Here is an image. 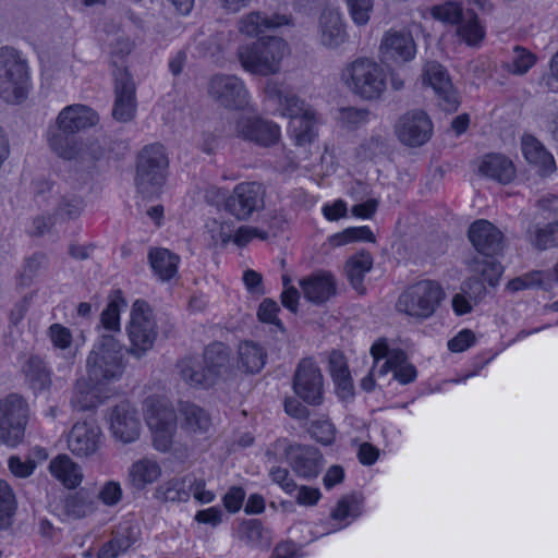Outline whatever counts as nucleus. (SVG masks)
Instances as JSON below:
<instances>
[{
  "label": "nucleus",
  "instance_id": "nucleus-1",
  "mask_svg": "<svg viewBox=\"0 0 558 558\" xmlns=\"http://www.w3.org/2000/svg\"><path fill=\"white\" fill-rule=\"evenodd\" d=\"M264 92L267 99L278 106L279 116L290 119L287 131L296 146L304 147L316 141L319 121L311 105L276 81H268Z\"/></svg>",
  "mask_w": 558,
  "mask_h": 558
},
{
  "label": "nucleus",
  "instance_id": "nucleus-2",
  "mask_svg": "<svg viewBox=\"0 0 558 558\" xmlns=\"http://www.w3.org/2000/svg\"><path fill=\"white\" fill-rule=\"evenodd\" d=\"M98 121V114L85 105L64 107L57 117L56 128L49 129L47 133L49 147L60 158L74 160L78 156V149L73 135L96 125Z\"/></svg>",
  "mask_w": 558,
  "mask_h": 558
},
{
  "label": "nucleus",
  "instance_id": "nucleus-3",
  "mask_svg": "<svg viewBox=\"0 0 558 558\" xmlns=\"http://www.w3.org/2000/svg\"><path fill=\"white\" fill-rule=\"evenodd\" d=\"M290 54L289 44L278 36H264L239 45L236 58L248 74L269 76L280 73L282 61Z\"/></svg>",
  "mask_w": 558,
  "mask_h": 558
},
{
  "label": "nucleus",
  "instance_id": "nucleus-4",
  "mask_svg": "<svg viewBox=\"0 0 558 558\" xmlns=\"http://www.w3.org/2000/svg\"><path fill=\"white\" fill-rule=\"evenodd\" d=\"M340 80L350 93L364 100L379 99L387 88L385 69L369 57L348 62L341 70Z\"/></svg>",
  "mask_w": 558,
  "mask_h": 558
},
{
  "label": "nucleus",
  "instance_id": "nucleus-5",
  "mask_svg": "<svg viewBox=\"0 0 558 558\" xmlns=\"http://www.w3.org/2000/svg\"><path fill=\"white\" fill-rule=\"evenodd\" d=\"M124 371L122 343L114 335H101L86 359L88 379L107 385L120 380Z\"/></svg>",
  "mask_w": 558,
  "mask_h": 558
},
{
  "label": "nucleus",
  "instance_id": "nucleus-6",
  "mask_svg": "<svg viewBox=\"0 0 558 558\" xmlns=\"http://www.w3.org/2000/svg\"><path fill=\"white\" fill-rule=\"evenodd\" d=\"M144 412L155 449L170 451L177 434V414L171 402L165 397H149L145 400Z\"/></svg>",
  "mask_w": 558,
  "mask_h": 558
},
{
  "label": "nucleus",
  "instance_id": "nucleus-7",
  "mask_svg": "<svg viewBox=\"0 0 558 558\" xmlns=\"http://www.w3.org/2000/svg\"><path fill=\"white\" fill-rule=\"evenodd\" d=\"M29 74L26 60L10 47L0 48V97L16 104L26 98Z\"/></svg>",
  "mask_w": 558,
  "mask_h": 558
},
{
  "label": "nucleus",
  "instance_id": "nucleus-8",
  "mask_svg": "<svg viewBox=\"0 0 558 558\" xmlns=\"http://www.w3.org/2000/svg\"><path fill=\"white\" fill-rule=\"evenodd\" d=\"M125 329L128 353L137 360L145 357L153 350L158 336L157 323L146 302L137 300L133 303Z\"/></svg>",
  "mask_w": 558,
  "mask_h": 558
},
{
  "label": "nucleus",
  "instance_id": "nucleus-9",
  "mask_svg": "<svg viewBox=\"0 0 558 558\" xmlns=\"http://www.w3.org/2000/svg\"><path fill=\"white\" fill-rule=\"evenodd\" d=\"M204 241L215 248H225L229 244L244 247L254 239L266 240L268 232L254 226H236L231 219L223 217L210 218L203 231Z\"/></svg>",
  "mask_w": 558,
  "mask_h": 558
},
{
  "label": "nucleus",
  "instance_id": "nucleus-10",
  "mask_svg": "<svg viewBox=\"0 0 558 558\" xmlns=\"http://www.w3.org/2000/svg\"><path fill=\"white\" fill-rule=\"evenodd\" d=\"M444 298L441 287L430 280L420 281L407 289L398 299L396 308L410 317H430Z\"/></svg>",
  "mask_w": 558,
  "mask_h": 558
},
{
  "label": "nucleus",
  "instance_id": "nucleus-11",
  "mask_svg": "<svg viewBox=\"0 0 558 558\" xmlns=\"http://www.w3.org/2000/svg\"><path fill=\"white\" fill-rule=\"evenodd\" d=\"M168 157L160 144L145 146L138 157L136 167V184L142 193L154 194L165 182Z\"/></svg>",
  "mask_w": 558,
  "mask_h": 558
},
{
  "label": "nucleus",
  "instance_id": "nucleus-12",
  "mask_svg": "<svg viewBox=\"0 0 558 558\" xmlns=\"http://www.w3.org/2000/svg\"><path fill=\"white\" fill-rule=\"evenodd\" d=\"M29 417L27 402L17 395L0 400V442L17 447L24 439Z\"/></svg>",
  "mask_w": 558,
  "mask_h": 558
},
{
  "label": "nucleus",
  "instance_id": "nucleus-13",
  "mask_svg": "<svg viewBox=\"0 0 558 558\" xmlns=\"http://www.w3.org/2000/svg\"><path fill=\"white\" fill-rule=\"evenodd\" d=\"M208 94L226 109L246 110L251 108V94L244 81L235 75L213 76L208 84Z\"/></svg>",
  "mask_w": 558,
  "mask_h": 558
},
{
  "label": "nucleus",
  "instance_id": "nucleus-14",
  "mask_svg": "<svg viewBox=\"0 0 558 558\" xmlns=\"http://www.w3.org/2000/svg\"><path fill=\"white\" fill-rule=\"evenodd\" d=\"M233 134L262 147H271L281 138V128L258 114H240L233 123Z\"/></svg>",
  "mask_w": 558,
  "mask_h": 558
},
{
  "label": "nucleus",
  "instance_id": "nucleus-15",
  "mask_svg": "<svg viewBox=\"0 0 558 558\" xmlns=\"http://www.w3.org/2000/svg\"><path fill=\"white\" fill-rule=\"evenodd\" d=\"M107 423L112 438L123 445L132 444L141 436V414L129 401H122L111 408L107 415Z\"/></svg>",
  "mask_w": 558,
  "mask_h": 558
},
{
  "label": "nucleus",
  "instance_id": "nucleus-16",
  "mask_svg": "<svg viewBox=\"0 0 558 558\" xmlns=\"http://www.w3.org/2000/svg\"><path fill=\"white\" fill-rule=\"evenodd\" d=\"M105 437L100 426L94 421L76 422L66 435V448L78 459H89L98 454Z\"/></svg>",
  "mask_w": 558,
  "mask_h": 558
},
{
  "label": "nucleus",
  "instance_id": "nucleus-17",
  "mask_svg": "<svg viewBox=\"0 0 558 558\" xmlns=\"http://www.w3.org/2000/svg\"><path fill=\"white\" fill-rule=\"evenodd\" d=\"M378 53L384 63L403 65L415 59L417 45L409 31L391 28L384 33Z\"/></svg>",
  "mask_w": 558,
  "mask_h": 558
},
{
  "label": "nucleus",
  "instance_id": "nucleus-18",
  "mask_svg": "<svg viewBox=\"0 0 558 558\" xmlns=\"http://www.w3.org/2000/svg\"><path fill=\"white\" fill-rule=\"evenodd\" d=\"M265 191L258 182H241L225 202V209L238 220H248L264 208Z\"/></svg>",
  "mask_w": 558,
  "mask_h": 558
},
{
  "label": "nucleus",
  "instance_id": "nucleus-19",
  "mask_svg": "<svg viewBox=\"0 0 558 558\" xmlns=\"http://www.w3.org/2000/svg\"><path fill=\"white\" fill-rule=\"evenodd\" d=\"M434 125L429 116L421 109L403 113L395 125L398 140L409 147L425 145L433 135Z\"/></svg>",
  "mask_w": 558,
  "mask_h": 558
},
{
  "label": "nucleus",
  "instance_id": "nucleus-20",
  "mask_svg": "<svg viewBox=\"0 0 558 558\" xmlns=\"http://www.w3.org/2000/svg\"><path fill=\"white\" fill-rule=\"evenodd\" d=\"M294 392L308 404H319L323 400L324 383L318 366L311 360L300 362L294 375Z\"/></svg>",
  "mask_w": 558,
  "mask_h": 558
},
{
  "label": "nucleus",
  "instance_id": "nucleus-21",
  "mask_svg": "<svg viewBox=\"0 0 558 558\" xmlns=\"http://www.w3.org/2000/svg\"><path fill=\"white\" fill-rule=\"evenodd\" d=\"M422 84L424 87H430L434 90L444 109H457L458 96L442 65L434 61L427 62L423 68Z\"/></svg>",
  "mask_w": 558,
  "mask_h": 558
},
{
  "label": "nucleus",
  "instance_id": "nucleus-22",
  "mask_svg": "<svg viewBox=\"0 0 558 558\" xmlns=\"http://www.w3.org/2000/svg\"><path fill=\"white\" fill-rule=\"evenodd\" d=\"M291 16L280 13L271 15L262 11H251L242 15L238 23L239 34L245 38H262L266 29H275L281 26L290 25Z\"/></svg>",
  "mask_w": 558,
  "mask_h": 558
},
{
  "label": "nucleus",
  "instance_id": "nucleus-23",
  "mask_svg": "<svg viewBox=\"0 0 558 558\" xmlns=\"http://www.w3.org/2000/svg\"><path fill=\"white\" fill-rule=\"evenodd\" d=\"M116 76V101L112 116L117 121L129 122L136 112L135 85L126 70H118Z\"/></svg>",
  "mask_w": 558,
  "mask_h": 558
},
{
  "label": "nucleus",
  "instance_id": "nucleus-24",
  "mask_svg": "<svg viewBox=\"0 0 558 558\" xmlns=\"http://www.w3.org/2000/svg\"><path fill=\"white\" fill-rule=\"evenodd\" d=\"M521 153L525 161L542 177H548L557 169L553 154L531 134L521 137Z\"/></svg>",
  "mask_w": 558,
  "mask_h": 558
},
{
  "label": "nucleus",
  "instance_id": "nucleus-25",
  "mask_svg": "<svg viewBox=\"0 0 558 558\" xmlns=\"http://www.w3.org/2000/svg\"><path fill=\"white\" fill-rule=\"evenodd\" d=\"M319 43L329 49H336L347 43L348 33L342 14L335 9H326L318 20Z\"/></svg>",
  "mask_w": 558,
  "mask_h": 558
},
{
  "label": "nucleus",
  "instance_id": "nucleus-26",
  "mask_svg": "<svg viewBox=\"0 0 558 558\" xmlns=\"http://www.w3.org/2000/svg\"><path fill=\"white\" fill-rule=\"evenodd\" d=\"M469 239L478 253L487 257L498 254L502 248V233L489 221H474L469 229Z\"/></svg>",
  "mask_w": 558,
  "mask_h": 558
},
{
  "label": "nucleus",
  "instance_id": "nucleus-27",
  "mask_svg": "<svg viewBox=\"0 0 558 558\" xmlns=\"http://www.w3.org/2000/svg\"><path fill=\"white\" fill-rule=\"evenodd\" d=\"M304 298L314 304H323L330 300L337 291L335 277L328 271H317L299 282Z\"/></svg>",
  "mask_w": 558,
  "mask_h": 558
},
{
  "label": "nucleus",
  "instance_id": "nucleus-28",
  "mask_svg": "<svg viewBox=\"0 0 558 558\" xmlns=\"http://www.w3.org/2000/svg\"><path fill=\"white\" fill-rule=\"evenodd\" d=\"M104 386L101 383L89 380L86 374L78 377L70 400L72 408L77 411H88L100 405L105 399Z\"/></svg>",
  "mask_w": 558,
  "mask_h": 558
},
{
  "label": "nucleus",
  "instance_id": "nucleus-29",
  "mask_svg": "<svg viewBox=\"0 0 558 558\" xmlns=\"http://www.w3.org/2000/svg\"><path fill=\"white\" fill-rule=\"evenodd\" d=\"M180 426L192 438L206 437L211 428L209 415L198 405L181 403L179 407Z\"/></svg>",
  "mask_w": 558,
  "mask_h": 558
},
{
  "label": "nucleus",
  "instance_id": "nucleus-30",
  "mask_svg": "<svg viewBox=\"0 0 558 558\" xmlns=\"http://www.w3.org/2000/svg\"><path fill=\"white\" fill-rule=\"evenodd\" d=\"M51 476L68 489L77 488L83 480L82 466L65 453L54 457L48 465Z\"/></svg>",
  "mask_w": 558,
  "mask_h": 558
},
{
  "label": "nucleus",
  "instance_id": "nucleus-31",
  "mask_svg": "<svg viewBox=\"0 0 558 558\" xmlns=\"http://www.w3.org/2000/svg\"><path fill=\"white\" fill-rule=\"evenodd\" d=\"M162 469L158 461L151 458H142L134 461L128 469V484L137 490H143L159 481Z\"/></svg>",
  "mask_w": 558,
  "mask_h": 558
},
{
  "label": "nucleus",
  "instance_id": "nucleus-32",
  "mask_svg": "<svg viewBox=\"0 0 558 558\" xmlns=\"http://www.w3.org/2000/svg\"><path fill=\"white\" fill-rule=\"evenodd\" d=\"M374 359L372 372L377 378L385 377L388 373L395 374L396 365L404 361V352L400 349L390 348L386 339L377 340L371 348Z\"/></svg>",
  "mask_w": 558,
  "mask_h": 558
},
{
  "label": "nucleus",
  "instance_id": "nucleus-33",
  "mask_svg": "<svg viewBox=\"0 0 558 558\" xmlns=\"http://www.w3.org/2000/svg\"><path fill=\"white\" fill-rule=\"evenodd\" d=\"M478 172L483 177L499 183H509L515 177V166L512 160L501 154H487L478 162Z\"/></svg>",
  "mask_w": 558,
  "mask_h": 558
},
{
  "label": "nucleus",
  "instance_id": "nucleus-34",
  "mask_svg": "<svg viewBox=\"0 0 558 558\" xmlns=\"http://www.w3.org/2000/svg\"><path fill=\"white\" fill-rule=\"evenodd\" d=\"M471 268L481 276V282L466 281L463 286V292H471L475 295L484 292L485 283L492 287L496 286L502 274V266L493 258H476L473 260Z\"/></svg>",
  "mask_w": 558,
  "mask_h": 558
},
{
  "label": "nucleus",
  "instance_id": "nucleus-35",
  "mask_svg": "<svg viewBox=\"0 0 558 558\" xmlns=\"http://www.w3.org/2000/svg\"><path fill=\"white\" fill-rule=\"evenodd\" d=\"M290 460L293 471L306 480L316 477L324 465L322 453L311 447L294 449L290 454Z\"/></svg>",
  "mask_w": 558,
  "mask_h": 558
},
{
  "label": "nucleus",
  "instance_id": "nucleus-36",
  "mask_svg": "<svg viewBox=\"0 0 558 558\" xmlns=\"http://www.w3.org/2000/svg\"><path fill=\"white\" fill-rule=\"evenodd\" d=\"M148 259L155 276L161 281H169L178 274L180 257L167 248L150 250Z\"/></svg>",
  "mask_w": 558,
  "mask_h": 558
},
{
  "label": "nucleus",
  "instance_id": "nucleus-37",
  "mask_svg": "<svg viewBox=\"0 0 558 558\" xmlns=\"http://www.w3.org/2000/svg\"><path fill=\"white\" fill-rule=\"evenodd\" d=\"M456 35L469 47H478L485 38L486 29L477 14L466 10L456 26Z\"/></svg>",
  "mask_w": 558,
  "mask_h": 558
},
{
  "label": "nucleus",
  "instance_id": "nucleus-38",
  "mask_svg": "<svg viewBox=\"0 0 558 558\" xmlns=\"http://www.w3.org/2000/svg\"><path fill=\"white\" fill-rule=\"evenodd\" d=\"M265 350L252 341L240 343L236 364L239 369L247 374H255L263 369L266 363Z\"/></svg>",
  "mask_w": 558,
  "mask_h": 558
},
{
  "label": "nucleus",
  "instance_id": "nucleus-39",
  "mask_svg": "<svg viewBox=\"0 0 558 558\" xmlns=\"http://www.w3.org/2000/svg\"><path fill=\"white\" fill-rule=\"evenodd\" d=\"M181 379L192 387H208L213 381L203 360L187 357L178 363Z\"/></svg>",
  "mask_w": 558,
  "mask_h": 558
},
{
  "label": "nucleus",
  "instance_id": "nucleus-40",
  "mask_svg": "<svg viewBox=\"0 0 558 558\" xmlns=\"http://www.w3.org/2000/svg\"><path fill=\"white\" fill-rule=\"evenodd\" d=\"M203 361L213 384L229 373V353L222 343L209 345L205 350Z\"/></svg>",
  "mask_w": 558,
  "mask_h": 558
},
{
  "label": "nucleus",
  "instance_id": "nucleus-41",
  "mask_svg": "<svg viewBox=\"0 0 558 558\" xmlns=\"http://www.w3.org/2000/svg\"><path fill=\"white\" fill-rule=\"evenodd\" d=\"M330 374L333 378L337 393L341 399H349L353 396V384L344 356L333 352L329 359Z\"/></svg>",
  "mask_w": 558,
  "mask_h": 558
},
{
  "label": "nucleus",
  "instance_id": "nucleus-42",
  "mask_svg": "<svg viewBox=\"0 0 558 558\" xmlns=\"http://www.w3.org/2000/svg\"><path fill=\"white\" fill-rule=\"evenodd\" d=\"M373 258L368 253L361 252L351 256L345 264V274L352 287L363 293L365 288L363 280L365 275L372 269Z\"/></svg>",
  "mask_w": 558,
  "mask_h": 558
},
{
  "label": "nucleus",
  "instance_id": "nucleus-43",
  "mask_svg": "<svg viewBox=\"0 0 558 558\" xmlns=\"http://www.w3.org/2000/svg\"><path fill=\"white\" fill-rule=\"evenodd\" d=\"M97 507L96 499L83 489L70 495L64 504L66 513L75 519L93 514L96 512Z\"/></svg>",
  "mask_w": 558,
  "mask_h": 558
},
{
  "label": "nucleus",
  "instance_id": "nucleus-44",
  "mask_svg": "<svg viewBox=\"0 0 558 558\" xmlns=\"http://www.w3.org/2000/svg\"><path fill=\"white\" fill-rule=\"evenodd\" d=\"M191 476L167 481L156 489V497L163 501L186 502L190 499L189 481Z\"/></svg>",
  "mask_w": 558,
  "mask_h": 558
},
{
  "label": "nucleus",
  "instance_id": "nucleus-45",
  "mask_svg": "<svg viewBox=\"0 0 558 558\" xmlns=\"http://www.w3.org/2000/svg\"><path fill=\"white\" fill-rule=\"evenodd\" d=\"M26 378L35 391H43L50 387L51 378L45 363L38 357L29 359L26 369Z\"/></svg>",
  "mask_w": 558,
  "mask_h": 558
},
{
  "label": "nucleus",
  "instance_id": "nucleus-46",
  "mask_svg": "<svg viewBox=\"0 0 558 558\" xmlns=\"http://www.w3.org/2000/svg\"><path fill=\"white\" fill-rule=\"evenodd\" d=\"M536 60L534 53L517 46L513 48L511 59L504 64V69L513 75H524L534 66Z\"/></svg>",
  "mask_w": 558,
  "mask_h": 558
},
{
  "label": "nucleus",
  "instance_id": "nucleus-47",
  "mask_svg": "<svg viewBox=\"0 0 558 558\" xmlns=\"http://www.w3.org/2000/svg\"><path fill=\"white\" fill-rule=\"evenodd\" d=\"M126 303L123 298L117 296L109 302L107 307L100 315L101 327L107 330L108 335L119 333L121 330L120 314L124 310Z\"/></svg>",
  "mask_w": 558,
  "mask_h": 558
},
{
  "label": "nucleus",
  "instance_id": "nucleus-48",
  "mask_svg": "<svg viewBox=\"0 0 558 558\" xmlns=\"http://www.w3.org/2000/svg\"><path fill=\"white\" fill-rule=\"evenodd\" d=\"M331 246H342L356 241L374 242L375 236L367 226L351 227L335 233L328 239Z\"/></svg>",
  "mask_w": 558,
  "mask_h": 558
},
{
  "label": "nucleus",
  "instance_id": "nucleus-49",
  "mask_svg": "<svg viewBox=\"0 0 558 558\" xmlns=\"http://www.w3.org/2000/svg\"><path fill=\"white\" fill-rule=\"evenodd\" d=\"M529 239L539 250L558 246V221L544 227H535L529 231Z\"/></svg>",
  "mask_w": 558,
  "mask_h": 558
},
{
  "label": "nucleus",
  "instance_id": "nucleus-50",
  "mask_svg": "<svg viewBox=\"0 0 558 558\" xmlns=\"http://www.w3.org/2000/svg\"><path fill=\"white\" fill-rule=\"evenodd\" d=\"M430 15L445 25L457 26L465 14V11L458 2L446 1L430 8Z\"/></svg>",
  "mask_w": 558,
  "mask_h": 558
},
{
  "label": "nucleus",
  "instance_id": "nucleus-51",
  "mask_svg": "<svg viewBox=\"0 0 558 558\" xmlns=\"http://www.w3.org/2000/svg\"><path fill=\"white\" fill-rule=\"evenodd\" d=\"M344 2L349 16L356 26H365L371 21L375 0H344Z\"/></svg>",
  "mask_w": 558,
  "mask_h": 558
},
{
  "label": "nucleus",
  "instance_id": "nucleus-52",
  "mask_svg": "<svg viewBox=\"0 0 558 558\" xmlns=\"http://www.w3.org/2000/svg\"><path fill=\"white\" fill-rule=\"evenodd\" d=\"M14 494L8 483L0 480V530L5 529L11 523L14 513Z\"/></svg>",
  "mask_w": 558,
  "mask_h": 558
},
{
  "label": "nucleus",
  "instance_id": "nucleus-53",
  "mask_svg": "<svg viewBox=\"0 0 558 558\" xmlns=\"http://www.w3.org/2000/svg\"><path fill=\"white\" fill-rule=\"evenodd\" d=\"M123 489L121 483L116 480L104 482L97 493V499L107 507H114L122 501Z\"/></svg>",
  "mask_w": 558,
  "mask_h": 558
},
{
  "label": "nucleus",
  "instance_id": "nucleus-54",
  "mask_svg": "<svg viewBox=\"0 0 558 558\" xmlns=\"http://www.w3.org/2000/svg\"><path fill=\"white\" fill-rule=\"evenodd\" d=\"M312 437L324 446L331 445L336 439V428L326 418H318L312 422L310 427Z\"/></svg>",
  "mask_w": 558,
  "mask_h": 558
},
{
  "label": "nucleus",
  "instance_id": "nucleus-55",
  "mask_svg": "<svg viewBox=\"0 0 558 558\" xmlns=\"http://www.w3.org/2000/svg\"><path fill=\"white\" fill-rule=\"evenodd\" d=\"M47 335L54 349L60 351H66L71 349L73 335L68 327L57 323L52 324L48 328Z\"/></svg>",
  "mask_w": 558,
  "mask_h": 558
},
{
  "label": "nucleus",
  "instance_id": "nucleus-56",
  "mask_svg": "<svg viewBox=\"0 0 558 558\" xmlns=\"http://www.w3.org/2000/svg\"><path fill=\"white\" fill-rule=\"evenodd\" d=\"M279 305L270 299H265L257 311V317L262 323L274 325L278 330L283 331V324L278 318Z\"/></svg>",
  "mask_w": 558,
  "mask_h": 558
},
{
  "label": "nucleus",
  "instance_id": "nucleus-57",
  "mask_svg": "<svg viewBox=\"0 0 558 558\" xmlns=\"http://www.w3.org/2000/svg\"><path fill=\"white\" fill-rule=\"evenodd\" d=\"M368 112L357 108H342L339 110L338 121L347 129H356L367 122Z\"/></svg>",
  "mask_w": 558,
  "mask_h": 558
},
{
  "label": "nucleus",
  "instance_id": "nucleus-58",
  "mask_svg": "<svg viewBox=\"0 0 558 558\" xmlns=\"http://www.w3.org/2000/svg\"><path fill=\"white\" fill-rule=\"evenodd\" d=\"M385 146V141L381 136H371L363 141L356 148V158L360 161L369 160L377 154L381 153Z\"/></svg>",
  "mask_w": 558,
  "mask_h": 558
},
{
  "label": "nucleus",
  "instance_id": "nucleus-59",
  "mask_svg": "<svg viewBox=\"0 0 558 558\" xmlns=\"http://www.w3.org/2000/svg\"><path fill=\"white\" fill-rule=\"evenodd\" d=\"M239 535L245 543L256 546L263 538V526L257 520L244 521L239 527Z\"/></svg>",
  "mask_w": 558,
  "mask_h": 558
},
{
  "label": "nucleus",
  "instance_id": "nucleus-60",
  "mask_svg": "<svg viewBox=\"0 0 558 558\" xmlns=\"http://www.w3.org/2000/svg\"><path fill=\"white\" fill-rule=\"evenodd\" d=\"M189 489L190 496L192 495L199 504H210L216 499V494L213 490L207 489L206 482L203 478L191 476L189 481Z\"/></svg>",
  "mask_w": 558,
  "mask_h": 558
},
{
  "label": "nucleus",
  "instance_id": "nucleus-61",
  "mask_svg": "<svg viewBox=\"0 0 558 558\" xmlns=\"http://www.w3.org/2000/svg\"><path fill=\"white\" fill-rule=\"evenodd\" d=\"M131 545L132 541L129 537H114L100 548L98 558H118V556L125 553Z\"/></svg>",
  "mask_w": 558,
  "mask_h": 558
},
{
  "label": "nucleus",
  "instance_id": "nucleus-62",
  "mask_svg": "<svg viewBox=\"0 0 558 558\" xmlns=\"http://www.w3.org/2000/svg\"><path fill=\"white\" fill-rule=\"evenodd\" d=\"M475 333L470 329L460 330L448 341V349L453 353L464 352L475 343Z\"/></svg>",
  "mask_w": 558,
  "mask_h": 558
},
{
  "label": "nucleus",
  "instance_id": "nucleus-63",
  "mask_svg": "<svg viewBox=\"0 0 558 558\" xmlns=\"http://www.w3.org/2000/svg\"><path fill=\"white\" fill-rule=\"evenodd\" d=\"M543 272L535 271L527 274L523 277H518L508 282L507 289L510 291H520L523 289H530L534 287H539L543 283Z\"/></svg>",
  "mask_w": 558,
  "mask_h": 558
},
{
  "label": "nucleus",
  "instance_id": "nucleus-64",
  "mask_svg": "<svg viewBox=\"0 0 558 558\" xmlns=\"http://www.w3.org/2000/svg\"><path fill=\"white\" fill-rule=\"evenodd\" d=\"M8 466L15 477L26 478L34 473L36 463L33 460L23 461L20 457L12 456L9 458Z\"/></svg>",
  "mask_w": 558,
  "mask_h": 558
}]
</instances>
